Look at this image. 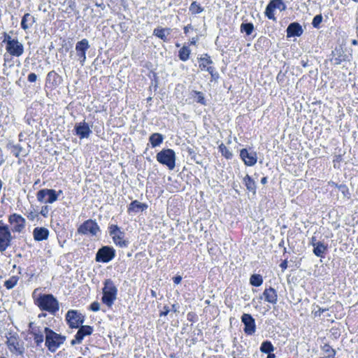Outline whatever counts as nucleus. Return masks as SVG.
I'll return each mask as SVG.
<instances>
[{
    "label": "nucleus",
    "instance_id": "680f3d73",
    "mask_svg": "<svg viewBox=\"0 0 358 358\" xmlns=\"http://www.w3.org/2000/svg\"><path fill=\"white\" fill-rule=\"evenodd\" d=\"M341 160V156H336V159L334 160V162H335L336 161V162H339Z\"/></svg>",
    "mask_w": 358,
    "mask_h": 358
},
{
    "label": "nucleus",
    "instance_id": "bb28decb",
    "mask_svg": "<svg viewBox=\"0 0 358 358\" xmlns=\"http://www.w3.org/2000/svg\"><path fill=\"white\" fill-rule=\"evenodd\" d=\"M146 207V205L141 203L138 201H134L129 204L128 210L129 212L137 213L140 210H143Z\"/></svg>",
    "mask_w": 358,
    "mask_h": 358
},
{
    "label": "nucleus",
    "instance_id": "bf43d9fd",
    "mask_svg": "<svg viewBox=\"0 0 358 358\" xmlns=\"http://www.w3.org/2000/svg\"><path fill=\"white\" fill-rule=\"evenodd\" d=\"M151 295H152V297L156 298V297H157V293H156V292H155V291H154V290H151Z\"/></svg>",
    "mask_w": 358,
    "mask_h": 358
},
{
    "label": "nucleus",
    "instance_id": "7c9ffc66",
    "mask_svg": "<svg viewBox=\"0 0 358 358\" xmlns=\"http://www.w3.org/2000/svg\"><path fill=\"white\" fill-rule=\"evenodd\" d=\"M274 350V348L270 341H264L262 343L260 351L264 353H270Z\"/></svg>",
    "mask_w": 358,
    "mask_h": 358
},
{
    "label": "nucleus",
    "instance_id": "6e6d98bb",
    "mask_svg": "<svg viewBox=\"0 0 358 358\" xmlns=\"http://www.w3.org/2000/svg\"><path fill=\"white\" fill-rule=\"evenodd\" d=\"M267 182V178L263 177L261 180V183L265 185Z\"/></svg>",
    "mask_w": 358,
    "mask_h": 358
},
{
    "label": "nucleus",
    "instance_id": "6ab92c4d",
    "mask_svg": "<svg viewBox=\"0 0 358 358\" xmlns=\"http://www.w3.org/2000/svg\"><path fill=\"white\" fill-rule=\"evenodd\" d=\"M303 34L301 26L297 22L291 23L287 29V37L300 36Z\"/></svg>",
    "mask_w": 358,
    "mask_h": 358
},
{
    "label": "nucleus",
    "instance_id": "f3484780",
    "mask_svg": "<svg viewBox=\"0 0 358 358\" xmlns=\"http://www.w3.org/2000/svg\"><path fill=\"white\" fill-rule=\"evenodd\" d=\"M240 156L247 166H253L256 164L257 157L255 152H248L247 149H242Z\"/></svg>",
    "mask_w": 358,
    "mask_h": 358
},
{
    "label": "nucleus",
    "instance_id": "37998d69",
    "mask_svg": "<svg viewBox=\"0 0 358 358\" xmlns=\"http://www.w3.org/2000/svg\"><path fill=\"white\" fill-rule=\"evenodd\" d=\"M206 71H208L210 73L213 79H216L218 78V73L215 71V69L213 67L208 66V68H206Z\"/></svg>",
    "mask_w": 358,
    "mask_h": 358
},
{
    "label": "nucleus",
    "instance_id": "f704fd0d",
    "mask_svg": "<svg viewBox=\"0 0 358 358\" xmlns=\"http://www.w3.org/2000/svg\"><path fill=\"white\" fill-rule=\"evenodd\" d=\"M193 96L195 98V100L197 103H199L202 105H206V100L202 92L194 91Z\"/></svg>",
    "mask_w": 358,
    "mask_h": 358
},
{
    "label": "nucleus",
    "instance_id": "1a4fd4ad",
    "mask_svg": "<svg viewBox=\"0 0 358 358\" xmlns=\"http://www.w3.org/2000/svg\"><path fill=\"white\" fill-rule=\"evenodd\" d=\"M38 201L45 203H52L57 200V194L55 190L43 189L38 192L36 195Z\"/></svg>",
    "mask_w": 358,
    "mask_h": 358
},
{
    "label": "nucleus",
    "instance_id": "5fc2aeb1",
    "mask_svg": "<svg viewBox=\"0 0 358 358\" xmlns=\"http://www.w3.org/2000/svg\"><path fill=\"white\" fill-rule=\"evenodd\" d=\"M287 261H284L283 262L281 263L280 264V266L282 268H287Z\"/></svg>",
    "mask_w": 358,
    "mask_h": 358
},
{
    "label": "nucleus",
    "instance_id": "c756f323",
    "mask_svg": "<svg viewBox=\"0 0 358 358\" xmlns=\"http://www.w3.org/2000/svg\"><path fill=\"white\" fill-rule=\"evenodd\" d=\"M269 3L273 7V8L278 9L280 10H285L286 8L285 4L283 3L282 0H271Z\"/></svg>",
    "mask_w": 358,
    "mask_h": 358
},
{
    "label": "nucleus",
    "instance_id": "603ef678",
    "mask_svg": "<svg viewBox=\"0 0 358 358\" xmlns=\"http://www.w3.org/2000/svg\"><path fill=\"white\" fill-rule=\"evenodd\" d=\"M29 326L30 334L31 333V331L33 329H38L39 328L34 322H30Z\"/></svg>",
    "mask_w": 358,
    "mask_h": 358
},
{
    "label": "nucleus",
    "instance_id": "13d9d810",
    "mask_svg": "<svg viewBox=\"0 0 358 358\" xmlns=\"http://www.w3.org/2000/svg\"><path fill=\"white\" fill-rule=\"evenodd\" d=\"M172 310H173V312H177V311H178V307H177V306H176V304H173V305L172 306Z\"/></svg>",
    "mask_w": 358,
    "mask_h": 358
},
{
    "label": "nucleus",
    "instance_id": "c9c22d12",
    "mask_svg": "<svg viewBox=\"0 0 358 358\" xmlns=\"http://www.w3.org/2000/svg\"><path fill=\"white\" fill-rule=\"evenodd\" d=\"M206 57H202L200 59L201 63L199 64V67L202 70H206V68L208 67V66H207V65L213 63L210 57H208V55H206Z\"/></svg>",
    "mask_w": 358,
    "mask_h": 358
},
{
    "label": "nucleus",
    "instance_id": "39448f33",
    "mask_svg": "<svg viewBox=\"0 0 358 358\" xmlns=\"http://www.w3.org/2000/svg\"><path fill=\"white\" fill-rule=\"evenodd\" d=\"M157 162L166 165L170 170L176 166V153L172 149H163L156 155Z\"/></svg>",
    "mask_w": 358,
    "mask_h": 358
},
{
    "label": "nucleus",
    "instance_id": "f03ea898",
    "mask_svg": "<svg viewBox=\"0 0 358 358\" xmlns=\"http://www.w3.org/2000/svg\"><path fill=\"white\" fill-rule=\"evenodd\" d=\"M6 345L9 351L16 357V358H24L25 348L24 342L17 336L10 335L7 337Z\"/></svg>",
    "mask_w": 358,
    "mask_h": 358
},
{
    "label": "nucleus",
    "instance_id": "4d7b16f0",
    "mask_svg": "<svg viewBox=\"0 0 358 358\" xmlns=\"http://www.w3.org/2000/svg\"><path fill=\"white\" fill-rule=\"evenodd\" d=\"M267 354H268V356L266 358H275V355L271 352L267 353Z\"/></svg>",
    "mask_w": 358,
    "mask_h": 358
},
{
    "label": "nucleus",
    "instance_id": "dca6fc26",
    "mask_svg": "<svg viewBox=\"0 0 358 358\" xmlns=\"http://www.w3.org/2000/svg\"><path fill=\"white\" fill-rule=\"evenodd\" d=\"M6 48L8 52L15 57L21 56L24 52L23 45L17 40H15L13 42H10L9 45H6Z\"/></svg>",
    "mask_w": 358,
    "mask_h": 358
},
{
    "label": "nucleus",
    "instance_id": "ddd939ff",
    "mask_svg": "<svg viewBox=\"0 0 358 358\" xmlns=\"http://www.w3.org/2000/svg\"><path fill=\"white\" fill-rule=\"evenodd\" d=\"M9 222L12 226L13 232L20 233L25 227V219L21 215L13 213L9 216Z\"/></svg>",
    "mask_w": 358,
    "mask_h": 358
},
{
    "label": "nucleus",
    "instance_id": "9d476101",
    "mask_svg": "<svg viewBox=\"0 0 358 358\" xmlns=\"http://www.w3.org/2000/svg\"><path fill=\"white\" fill-rule=\"evenodd\" d=\"M110 234L112 236L114 243L120 247H126L127 242L124 240V233L117 225H111Z\"/></svg>",
    "mask_w": 358,
    "mask_h": 358
},
{
    "label": "nucleus",
    "instance_id": "f257e3e1",
    "mask_svg": "<svg viewBox=\"0 0 358 358\" xmlns=\"http://www.w3.org/2000/svg\"><path fill=\"white\" fill-rule=\"evenodd\" d=\"M44 332L45 334V344L52 352H55L66 340L65 336L57 334L48 327L44 329Z\"/></svg>",
    "mask_w": 358,
    "mask_h": 358
},
{
    "label": "nucleus",
    "instance_id": "49530a36",
    "mask_svg": "<svg viewBox=\"0 0 358 358\" xmlns=\"http://www.w3.org/2000/svg\"><path fill=\"white\" fill-rule=\"evenodd\" d=\"M16 39H13L11 38V37L7 34H4V39L3 41V43H6V45H9L10 42H13L15 41Z\"/></svg>",
    "mask_w": 358,
    "mask_h": 358
},
{
    "label": "nucleus",
    "instance_id": "423d86ee",
    "mask_svg": "<svg viewBox=\"0 0 358 358\" xmlns=\"http://www.w3.org/2000/svg\"><path fill=\"white\" fill-rule=\"evenodd\" d=\"M12 240L13 236L8 227L0 221V251L1 252L11 245Z\"/></svg>",
    "mask_w": 358,
    "mask_h": 358
},
{
    "label": "nucleus",
    "instance_id": "e433bc0d",
    "mask_svg": "<svg viewBox=\"0 0 358 358\" xmlns=\"http://www.w3.org/2000/svg\"><path fill=\"white\" fill-rule=\"evenodd\" d=\"M219 150L222 152V155L224 156L227 159H231L232 157V153L228 150V148L222 143L219 146Z\"/></svg>",
    "mask_w": 358,
    "mask_h": 358
},
{
    "label": "nucleus",
    "instance_id": "5701e85b",
    "mask_svg": "<svg viewBox=\"0 0 358 358\" xmlns=\"http://www.w3.org/2000/svg\"><path fill=\"white\" fill-rule=\"evenodd\" d=\"M313 253L317 257H323L324 254L327 250V246L322 242L313 243Z\"/></svg>",
    "mask_w": 358,
    "mask_h": 358
},
{
    "label": "nucleus",
    "instance_id": "2f4dec72",
    "mask_svg": "<svg viewBox=\"0 0 358 358\" xmlns=\"http://www.w3.org/2000/svg\"><path fill=\"white\" fill-rule=\"evenodd\" d=\"M250 282L252 285L259 287L262 284L263 280L260 275L253 274L250 277Z\"/></svg>",
    "mask_w": 358,
    "mask_h": 358
},
{
    "label": "nucleus",
    "instance_id": "b1692460",
    "mask_svg": "<svg viewBox=\"0 0 358 358\" xmlns=\"http://www.w3.org/2000/svg\"><path fill=\"white\" fill-rule=\"evenodd\" d=\"M31 334L34 337V341L37 346H39L42 344L44 341V337L43 332L38 329H33Z\"/></svg>",
    "mask_w": 358,
    "mask_h": 358
},
{
    "label": "nucleus",
    "instance_id": "c03bdc74",
    "mask_svg": "<svg viewBox=\"0 0 358 358\" xmlns=\"http://www.w3.org/2000/svg\"><path fill=\"white\" fill-rule=\"evenodd\" d=\"M323 349L325 352L329 353V356H334L335 355V350L332 349L329 345H324Z\"/></svg>",
    "mask_w": 358,
    "mask_h": 358
},
{
    "label": "nucleus",
    "instance_id": "cd10ccee",
    "mask_svg": "<svg viewBox=\"0 0 358 358\" xmlns=\"http://www.w3.org/2000/svg\"><path fill=\"white\" fill-rule=\"evenodd\" d=\"M245 185L247 189L252 192L254 194L256 193V185L255 181L251 178L249 175H246L243 178Z\"/></svg>",
    "mask_w": 358,
    "mask_h": 358
},
{
    "label": "nucleus",
    "instance_id": "8fccbe9b",
    "mask_svg": "<svg viewBox=\"0 0 358 358\" xmlns=\"http://www.w3.org/2000/svg\"><path fill=\"white\" fill-rule=\"evenodd\" d=\"M48 213V208L47 206L42 208L41 211V215H43L44 217H46Z\"/></svg>",
    "mask_w": 358,
    "mask_h": 358
},
{
    "label": "nucleus",
    "instance_id": "393cba45",
    "mask_svg": "<svg viewBox=\"0 0 358 358\" xmlns=\"http://www.w3.org/2000/svg\"><path fill=\"white\" fill-rule=\"evenodd\" d=\"M34 22V17L29 13H26L22 20L21 27L23 29L26 30L32 25Z\"/></svg>",
    "mask_w": 358,
    "mask_h": 358
},
{
    "label": "nucleus",
    "instance_id": "338daca9",
    "mask_svg": "<svg viewBox=\"0 0 358 358\" xmlns=\"http://www.w3.org/2000/svg\"><path fill=\"white\" fill-rule=\"evenodd\" d=\"M0 358H7V357H6L4 356H1V357H0Z\"/></svg>",
    "mask_w": 358,
    "mask_h": 358
},
{
    "label": "nucleus",
    "instance_id": "774afa93",
    "mask_svg": "<svg viewBox=\"0 0 358 358\" xmlns=\"http://www.w3.org/2000/svg\"><path fill=\"white\" fill-rule=\"evenodd\" d=\"M320 358H324V357H320Z\"/></svg>",
    "mask_w": 358,
    "mask_h": 358
},
{
    "label": "nucleus",
    "instance_id": "a211bd4d",
    "mask_svg": "<svg viewBox=\"0 0 358 358\" xmlns=\"http://www.w3.org/2000/svg\"><path fill=\"white\" fill-rule=\"evenodd\" d=\"M92 333V328L90 326H81L75 336V339L71 341V345H74L77 343H80L85 336L90 335Z\"/></svg>",
    "mask_w": 358,
    "mask_h": 358
},
{
    "label": "nucleus",
    "instance_id": "412c9836",
    "mask_svg": "<svg viewBox=\"0 0 358 358\" xmlns=\"http://www.w3.org/2000/svg\"><path fill=\"white\" fill-rule=\"evenodd\" d=\"M263 295L266 301L271 303H275L277 302L278 296L273 288L266 289L263 292Z\"/></svg>",
    "mask_w": 358,
    "mask_h": 358
},
{
    "label": "nucleus",
    "instance_id": "a878e982",
    "mask_svg": "<svg viewBox=\"0 0 358 358\" xmlns=\"http://www.w3.org/2000/svg\"><path fill=\"white\" fill-rule=\"evenodd\" d=\"M163 136L159 133H154L149 138V141L153 148L159 145L163 142Z\"/></svg>",
    "mask_w": 358,
    "mask_h": 358
},
{
    "label": "nucleus",
    "instance_id": "a18cd8bd",
    "mask_svg": "<svg viewBox=\"0 0 358 358\" xmlns=\"http://www.w3.org/2000/svg\"><path fill=\"white\" fill-rule=\"evenodd\" d=\"M99 309H100V304L97 301H94L90 305V310H92V311L96 312V311L99 310Z\"/></svg>",
    "mask_w": 358,
    "mask_h": 358
},
{
    "label": "nucleus",
    "instance_id": "2eb2a0df",
    "mask_svg": "<svg viewBox=\"0 0 358 358\" xmlns=\"http://www.w3.org/2000/svg\"><path fill=\"white\" fill-rule=\"evenodd\" d=\"M76 134L78 135L80 138H87L92 133L89 124L85 121L77 123L75 126Z\"/></svg>",
    "mask_w": 358,
    "mask_h": 358
},
{
    "label": "nucleus",
    "instance_id": "72a5a7b5",
    "mask_svg": "<svg viewBox=\"0 0 358 358\" xmlns=\"http://www.w3.org/2000/svg\"><path fill=\"white\" fill-rule=\"evenodd\" d=\"M190 50L188 48L184 46L179 51V57L182 61L188 59L189 56Z\"/></svg>",
    "mask_w": 358,
    "mask_h": 358
},
{
    "label": "nucleus",
    "instance_id": "9b49d317",
    "mask_svg": "<svg viewBox=\"0 0 358 358\" xmlns=\"http://www.w3.org/2000/svg\"><path fill=\"white\" fill-rule=\"evenodd\" d=\"M99 231V227L96 222L92 220L85 221L78 229V232L81 234H91L95 236Z\"/></svg>",
    "mask_w": 358,
    "mask_h": 358
},
{
    "label": "nucleus",
    "instance_id": "864d4df0",
    "mask_svg": "<svg viewBox=\"0 0 358 358\" xmlns=\"http://www.w3.org/2000/svg\"><path fill=\"white\" fill-rule=\"evenodd\" d=\"M189 29H192V27L191 25H187L186 27H184V31L185 34L188 33L189 32Z\"/></svg>",
    "mask_w": 358,
    "mask_h": 358
},
{
    "label": "nucleus",
    "instance_id": "4be33fe9",
    "mask_svg": "<svg viewBox=\"0 0 358 358\" xmlns=\"http://www.w3.org/2000/svg\"><path fill=\"white\" fill-rule=\"evenodd\" d=\"M171 33V29L168 28H156L154 29L153 34L164 41H168V36Z\"/></svg>",
    "mask_w": 358,
    "mask_h": 358
},
{
    "label": "nucleus",
    "instance_id": "c85d7f7f",
    "mask_svg": "<svg viewBox=\"0 0 358 358\" xmlns=\"http://www.w3.org/2000/svg\"><path fill=\"white\" fill-rule=\"evenodd\" d=\"M189 9L192 15L199 14L203 11V8L196 1H193Z\"/></svg>",
    "mask_w": 358,
    "mask_h": 358
},
{
    "label": "nucleus",
    "instance_id": "4468645a",
    "mask_svg": "<svg viewBox=\"0 0 358 358\" xmlns=\"http://www.w3.org/2000/svg\"><path fill=\"white\" fill-rule=\"evenodd\" d=\"M241 321L245 325L244 331L248 335H252L256 330L255 319L251 315L244 313L241 316Z\"/></svg>",
    "mask_w": 358,
    "mask_h": 358
},
{
    "label": "nucleus",
    "instance_id": "a19ab883",
    "mask_svg": "<svg viewBox=\"0 0 358 358\" xmlns=\"http://www.w3.org/2000/svg\"><path fill=\"white\" fill-rule=\"evenodd\" d=\"M22 148L20 145H13L11 147V153L16 157H19Z\"/></svg>",
    "mask_w": 358,
    "mask_h": 358
},
{
    "label": "nucleus",
    "instance_id": "ea45409f",
    "mask_svg": "<svg viewBox=\"0 0 358 358\" xmlns=\"http://www.w3.org/2000/svg\"><path fill=\"white\" fill-rule=\"evenodd\" d=\"M322 16L321 15H317L316 16L314 17L313 20V22H312V24L314 27H318L320 24L322 22Z\"/></svg>",
    "mask_w": 358,
    "mask_h": 358
},
{
    "label": "nucleus",
    "instance_id": "20e7f679",
    "mask_svg": "<svg viewBox=\"0 0 358 358\" xmlns=\"http://www.w3.org/2000/svg\"><path fill=\"white\" fill-rule=\"evenodd\" d=\"M117 292V288L113 282L110 279L106 280L103 288L102 301L110 307L116 299Z\"/></svg>",
    "mask_w": 358,
    "mask_h": 358
},
{
    "label": "nucleus",
    "instance_id": "3c124183",
    "mask_svg": "<svg viewBox=\"0 0 358 358\" xmlns=\"http://www.w3.org/2000/svg\"><path fill=\"white\" fill-rule=\"evenodd\" d=\"M181 280H182V278L180 275H178V276H176L173 278V282L176 284H179L181 282Z\"/></svg>",
    "mask_w": 358,
    "mask_h": 358
},
{
    "label": "nucleus",
    "instance_id": "0e129e2a",
    "mask_svg": "<svg viewBox=\"0 0 358 358\" xmlns=\"http://www.w3.org/2000/svg\"><path fill=\"white\" fill-rule=\"evenodd\" d=\"M352 43L353 45H357V41H356V40H353V41H352Z\"/></svg>",
    "mask_w": 358,
    "mask_h": 358
},
{
    "label": "nucleus",
    "instance_id": "6e6552de",
    "mask_svg": "<svg viewBox=\"0 0 358 358\" xmlns=\"http://www.w3.org/2000/svg\"><path fill=\"white\" fill-rule=\"evenodd\" d=\"M66 320L72 329L78 328L84 322V317L76 310H69Z\"/></svg>",
    "mask_w": 358,
    "mask_h": 358
},
{
    "label": "nucleus",
    "instance_id": "473e14b6",
    "mask_svg": "<svg viewBox=\"0 0 358 358\" xmlns=\"http://www.w3.org/2000/svg\"><path fill=\"white\" fill-rule=\"evenodd\" d=\"M254 29V26L252 23H243L241 25V31L245 32L247 35H250Z\"/></svg>",
    "mask_w": 358,
    "mask_h": 358
},
{
    "label": "nucleus",
    "instance_id": "0eeeda50",
    "mask_svg": "<svg viewBox=\"0 0 358 358\" xmlns=\"http://www.w3.org/2000/svg\"><path fill=\"white\" fill-rule=\"evenodd\" d=\"M115 250L109 246L101 248L96 255V261L106 263L112 260L115 257Z\"/></svg>",
    "mask_w": 358,
    "mask_h": 358
},
{
    "label": "nucleus",
    "instance_id": "e2e57ef3",
    "mask_svg": "<svg viewBox=\"0 0 358 358\" xmlns=\"http://www.w3.org/2000/svg\"><path fill=\"white\" fill-rule=\"evenodd\" d=\"M196 39L192 38L191 43L194 44V43H196Z\"/></svg>",
    "mask_w": 358,
    "mask_h": 358
},
{
    "label": "nucleus",
    "instance_id": "58836bf2",
    "mask_svg": "<svg viewBox=\"0 0 358 358\" xmlns=\"http://www.w3.org/2000/svg\"><path fill=\"white\" fill-rule=\"evenodd\" d=\"M17 280L13 277L5 281L4 285L7 289H12L17 284Z\"/></svg>",
    "mask_w": 358,
    "mask_h": 358
},
{
    "label": "nucleus",
    "instance_id": "de8ad7c7",
    "mask_svg": "<svg viewBox=\"0 0 358 358\" xmlns=\"http://www.w3.org/2000/svg\"><path fill=\"white\" fill-rule=\"evenodd\" d=\"M28 80L31 83H34L36 80L37 79V76L34 73H31L28 75V78H27Z\"/></svg>",
    "mask_w": 358,
    "mask_h": 358
},
{
    "label": "nucleus",
    "instance_id": "7ed1b4c3",
    "mask_svg": "<svg viewBox=\"0 0 358 358\" xmlns=\"http://www.w3.org/2000/svg\"><path fill=\"white\" fill-rule=\"evenodd\" d=\"M38 307L51 313H55L59 310V303L52 294H43L37 300Z\"/></svg>",
    "mask_w": 358,
    "mask_h": 358
},
{
    "label": "nucleus",
    "instance_id": "f8f14e48",
    "mask_svg": "<svg viewBox=\"0 0 358 358\" xmlns=\"http://www.w3.org/2000/svg\"><path fill=\"white\" fill-rule=\"evenodd\" d=\"M89 41L83 38L78 41L76 45V51L77 57L81 66H83L86 60V51L90 48Z\"/></svg>",
    "mask_w": 358,
    "mask_h": 358
},
{
    "label": "nucleus",
    "instance_id": "4c0bfd02",
    "mask_svg": "<svg viewBox=\"0 0 358 358\" xmlns=\"http://www.w3.org/2000/svg\"><path fill=\"white\" fill-rule=\"evenodd\" d=\"M274 9L273 8V7L271 6L270 3H268L266 8V10H265V15H266V17L271 20H275V18L274 17Z\"/></svg>",
    "mask_w": 358,
    "mask_h": 358
},
{
    "label": "nucleus",
    "instance_id": "052dcab7",
    "mask_svg": "<svg viewBox=\"0 0 358 358\" xmlns=\"http://www.w3.org/2000/svg\"><path fill=\"white\" fill-rule=\"evenodd\" d=\"M316 242H318L316 240V238L315 237H312V238H311V244H312L313 246V243H316Z\"/></svg>",
    "mask_w": 358,
    "mask_h": 358
},
{
    "label": "nucleus",
    "instance_id": "09e8293b",
    "mask_svg": "<svg viewBox=\"0 0 358 358\" xmlns=\"http://www.w3.org/2000/svg\"><path fill=\"white\" fill-rule=\"evenodd\" d=\"M169 311H170V310H169V307L168 306H164V310L160 313L159 316L160 317L166 316V315H168Z\"/></svg>",
    "mask_w": 358,
    "mask_h": 358
},
{
    "label": "nucleus",
    "instance_id": "79ce46f5",
    "mask_svg": "<svg viewBox=\"0 0 358 358\" xmlns=\"http://www.w3.org/2000/svg\"><path fill=\"white\" fill-rule=\"evenodd\" d=\"M47 78L48 80L52 79L55 82H56L57 78H59V76L54 71H52L48 73Z\"/></svg>",
    "mask_w": 358,
    "mask_h": 358
},
{
    "label": "nucleus",
    "instance_id": "aec40b11",
    "mask_svg": "<svg viewBox=\"0 0 358 358\" xmlns=\"http://www.w3.org/2000/svg\"><path fill=\"white\" fill-rule=\"evenodd\" d=\"M33 235L36 241H41L48 238L49 231L45 227H36L34 229Z\"/></svg>",
    "mask_w": 358,
    "mask_h": 358
},
{
    "label": "nucleus",
    "instance_id": "69168bd1",
    "mask_svg": "<svg viewBox=\"0 0 358 358\" xmlns=\"http://www.w3.org/2000/svg\"><path fill=\"white\" fill-rule=\"evenodd\" d=\"M56 194H57L58 196L59 194H62V191L59 190L57 193L56 192Z\"/></svg>",
    "mask_w": 358,
    "mask_h": 358
}]
</instances>
